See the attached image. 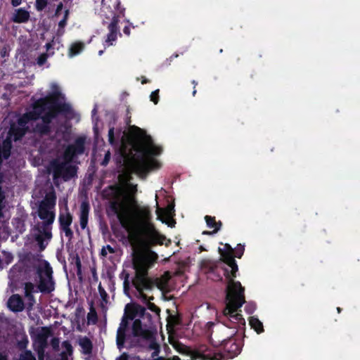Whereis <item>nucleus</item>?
I'll return each instance as SVG.
<instances>
[{
	"instance_id": "42",
	"label": "nucleus",
	"mask_w": 360,
	"mask_h": 360,
	"mask_svg": "<svg viewBox=\"0 0 360 360\" xmlns=\"http://www.w3.org/2000/svg\"><path fill=\"white\" fill-rule=\"evenodd\" d=\"M99 290H100V292H101V296H103V295H106L105 292L104 291V290H103V289H102V288H101V286H99Z\"/></svg>"
},
{
	"instance_id": "50",
	"label": "nucleus",
	"mask_w": 360,
	"mask_h": 360,
	"mask_svg": "<svg viewBox=\"0 0 360 360\" xmlns=\"http://www.w3.org/2000/svg\"><path fill=\"white\" fill-rule=\"evenodd\" d=\"M337 310H338V313H340V311H341V309H340V307H338V308H337Z\"/></svg>"
},
{
	"instance_id": "44",
	"label": "nucleus",
	"mask_w": 360,
	"mask_h": 360,
	"mask_svg": "<svg viewBox=\"0 0 360 360\" xmlns=\"http://www.w3.org/2000/svg\"><path fill=\"white\" fill-rule=\"evenodd\" d=\"M0 360H6V356L0 353Z\"/></svg>"
},
{
	"instance_id": "26",
	"label": "nucleus",
	"mask_w": 360,
	"mask_h": 360,
	"mask_svg": "<svg viewBox=\"0 0 360 360\" xmlns=\"http://www.w3.org/2000/svg\"><path fill=\"white\" fill-rule=\"evenodd\" d=\"M87 320L89 323H96L97 321V314L96 310L91 307L90 311L87 315Z\"/></svg>"
},
{
	"instance_id": "32",
	"label": "nucleus",
	"mask_w": 360,
	"mask_h": 360,
	"mask_svg": "<svg viewBox=\"0 0 360 360\" xmlns=\"http://www.w3.org/2000/svg\"><path fill=\"white\" fill-rule=\"evenodd\" d=\"M159 89L153 91L150 96V99L154 104H157L159 101Z\"/></svg>"
},
{
	"instance_id": "13",
	"label": "nucleus",
	"mask_w": 360,
	"mask_h": 360,
	"mask_svg": "<svg viewBox=\"0 0 360 360\" xmlns=\"http://www.w3.org/2000/svg\"><path fill=\"white\" fill-rule=\"evenodd\" d=\"M65 206V212L60 214L59 221L63 230L65 231L67 236L72 235V231L70 229V226L72 221V217L70 213L68 211V200H64Z\"/></svg>"
},
{
	"instance_id": "12",
	"label": "nucleus",
	"mask_w": 360,
	"mask_h": 360,
	"mask_svg": "<svg viewBox=\"0 0 360 360\" xmlns=\"http://www.w3.org/2000/svg\"><path fill=\"white\" fill-rule=\"evenodd\" d=\"M158 200V195H155V200ZM156 214L158 215V219L161 220L162 222H165L168 224L169 226H174V221L169 218L172 217V214L174 212V206L169 205L167 208V210H164L159 207L158 202L156 201Z\"/></svg>"
},
{
	"instance_id": "45",
	"label": "nucleus",
	"mask_w": 360,
	"mask_h": 360,
	"mask_svg": "<svg viewBox=\"0 0 360 360\" xmlns=\"http://www.w3.org/2000/svg\"><path fill=\"white\" fill-rule=\"evenodd\" d=\"M147 82H148V80L145 77H143V80L141 81V83L142 84H146Z\"/></svg>"
},
{
	"instance_id": "29",
	"label": "nucleus",
	"mask_w": 360,
	"mask_h": 360,
	"mask_svg": "<svg viewBox=\"0 0 360 360\" xmlns=\"http://www.w3.org/2000/svg\"><path fill=\"white\" fill-rule=\"evenodd\" d=\"M49 0H36L35 7L37 11H42L47 5Z\"/></svg>"
},
{
	"instance_id": "28",
	"label": "nucleus",
	"mask_w": 360,
	"mask_h": 360,
	"mask_svg": "<svg viewBox=\"0 0 360 360\" xmlns=\"http://www.w3.org/2000/svg\"><path fill=\"white\" fill-rule=\"evenodd\" d=\"M115 252V250L109 245L103 247L101 251V255L103 257H105L108 253L113 254Z\"/></svg>"
},
{
	"instance_id": "43",
	"label": "nucleus",
	"mask_w": 360,
	"mask_h": 360,
	"mask_svg": "<svg viewBox=\"0 0 360 360\" xmlns=\"http://www.w3.org/2000/svg\"><path fill=\"white\" fill-rule=\"evenodd\" d=\"M46 47L47 51H49L52 47L51 43H47L46 44Z\"/></svg>"
},
{
	"instance_id": "40",
	"label": "nucleus",
	"mask_w": 360,
	"mask_h": 360,
	"mask_svg": "<svg viewBox=\"0 0 360 360\" xmlns=\"http://www.w3.org/2000/svg\"><path fill=\"white\" fill-rule=\"evenodd\" d=\"M11 4L13 6H18L21 4V0H11Z\"/></svg>"
},
{
	"instance_id": "36",
	"label": "nucleus",
	"mask_w": 360,
	"mask_h": 360,
	"mask_svg": "<svg viewBox=\"0 0 360 360\" xmlns=\"http://www.w3.org/2000/svg\"><path fill=\"white\" fill-rule=\"evenodd\" d=\"M256 309V306L254 303H248L245 306V309L248 313L252 314Z\"/></svg>"
},
{
	"instance_id": "37",
	"label": "nucleus",
	"mask_w": 360,
	"mask_h": 360,
	"mask_svg": "<svg viewBox=\"0 0 360 360\" xmlns=\"http://www.w3.org/2000/svg\"><path fill=\"white\" fill-rule=\"evenodd\" d=\"M63 5L62 3H60L58 6H57V8H56V16H59L60 15L61 13H62V10H63Z\"/></svg>"
},
{
	"instance_id": "9",
	"label": "nucleus",
	"mask_w": 360,
	"mask_h": 360,
	"mask_svg": "<svg viewBox=\"0 0 360 360\" xmlns=\"http://www.w3.org/2000/svg\"><path fill=\"white\" fill-rule=\"evenodd\" d=\"M52 269L44 260L39 261L37 266L38 289L42 292H50L54 289Z\"/></svg>"
},
{
	"instance_id": "8",
	"label": "nucleus",
	"mask_w": 360,
	"mask_h": 360,
	"mask_svg": "<svg viewBox=\"0 0 360 360\" xmlns=\"http://www.w3.org/2000/svg\"><path fill=\"white\" fill-rule=\"evenodd\" d=\"M124 8L120 6L119 0H102L101 13L105 19L110 20L108 26V33L104 41L105 47L114 45L120 35V27L117 24L124 15Z\"/></svg>"
},
{
	"instance_id": "33",
	"label": "nucleus",
	"mask_w": 360,
	"mask_h": 360,
	"mask_svg": "<svg viewBox=\"0 0 360 360\" xmlns=\"http://www.w3.org/2000/svg\"><path fill=\"white\" fill-rule=\"evenodd\" d=\"M110 159V152L109 150L105 151L104 159L101 162V165L103 166L107 165L109 162Z\"/></svg>"
},
{
	"instance_id": "2",
	"label": "nucleus",
	"mask_w": 360,
	"mask_h": 360,
	"mask_svg": "<svg viewBox=\"0 0 360 360\" xmlns=\"http://www.w3.org/2000/svg\"><path fill=\"white\" fill-rule=\"evenodd\" d=\"M120 151L128 169L140 176H145L150 171L161 167L160 162L155 158L161 154V146L137 127H130L127 135L124 133Z\"/></svg>"
},
{
	"instance_id": "30",
	"label": "nucleus",
	"mask_w": 360,
	"mask_h": 360,
	"mask_svg": "<svg viewBox=\"0 0 360 360\" xmlns=\"http://www.w3.org/2000/svg\"><path fill=\"white\" fill-rule=\"evenodd\" d=\"M114 136H115L114 128H110L108 131L109 142L112 146H117V143L115 141Z\"/></svg>"
},
{
	"instance_id": "48",
	"label": "nucleus",
	"mask_w": 360,
	"mask_h": 360,
	"mask_svg": "<svg viewBox=\"0 0 360 360\" xmlns=\"http://www.w3.org/2000/svg\"><path fill=\"white\" fill-rule=\"evenodd\" d=\"M236 333L235 330H233L231 334H230L231 336L233 335Z\"/></svg>"
},
{
	"instance_id": "5",
	"label": "nucleus",
	"mask_w": 360,
	"mask_h": 360,
	"mask_svg": "<svg viewBox=\"0 0 360 360\" xmlns=\"http://www.w3.org/2000/svg\"><path fill=\"white\" fill-rule=\"evenodd\" d=\"M157 259L158 255L153 252L136 256L133 261L136 276L132 281L136 290V296L146 302L150 310L156 313L159 312L160 309L150 302V300H153V297L150 295L154 288V284L148 279L147 272Z\"/></svg>"
},
{
	"instance_id": "22",
	"label": "nucleus",
	"mask_w": 360,
	"mask_h": 360,
	"mask_svg": "<svg viewBox=\"0 0 360 360\" xmlns=\"http://www.w3.org/2000/svg\"><path fill=\"white\" fill-rule=\"evenodd\" d=\"M34 285L30 282L26 283L25 285V296L28 298L29 301H30V304H33L34 297L32 295V293L34 291Z\"/></svg>"
},
{
	"instance_id": "46",
	"label": "nucleus",
	"mask_w": 360,
	"mask_h": 360,
	"mask_svg": "<svg viewBox=\"0 0 360 360\" xmlns=\"http://www.w3.org/2000/svg\"><path fill=\"white\" fill-rule=\"evenodd\" d=\"M96 113V108H94V109L92 110V114H93V115H94Z\"/></svg>"
},
{
	"instance_id": "17",
	"label": "nucleus",
	"mask_w": 360,
	"mask_h": 360,
	"mask_svg": "<svg viewBox=\"0 0 360 360\" xmlns=\"http://www.w3.org/2000/svg\"><path fill=\"white\" fill-rule=\"evenodd\" d=\"M84 48V44L81 41L72 43L69 48L68 56L72 58L79 54L83 51Z\"/></svg>"
},
{
	"instance_id": "31",
	"label": "nucleus",
	"mask_w": 360,
	"mask_h": 360,
	"mask_svg": "<svg viewBox=\"0 0 360 360\" xmlns=\"http://www.w3.org/2000/svg\"><path fill=\"white\" fill-rule=\"evenodd\" d=\"M63 19L61 20H60V22L58 23V26L60 28H63L66 25V22H67V19H68V10H65L64 12L63 13Z\"/></svg>"
},
{
	"instance_id": "23",
	"label": "nucleus",
	"mask_w": 360,
	"mask_h": 360,
	"mask_svg": "<svg viewBox=\"0 0 360 360\" xmlns=\"http://www.w3.org/2000/svg\"><path fill=\"white\" fill-rule=\"evenodd\" d=\"M205 219L207 226L210 228L214 229V233L217 232L219 229L221 222L217 223L214 220V218L210 216H206Z\"/></svg>"
},
{
	"instance_id": "21",
	"label": "nucleus",
	"mask_w": 360,
	"mask_h": 360,
	"mask_svg": "<svg viewBox=\"0 0 360 360\" xmlns=\"http://www.w3.org/2000/svg\"><path fill=\"white\" fill-rule=\"evenodd\" d=\"M249 322L251 327L257 333H261L263 332V324L257 317L251 316L250 318Z\"/></svg>"
},
{
	"instance_id": "49",
	"label": "nucleus",
	"mask_w": 360,
	"mask_h": 360,
	"mask_svg": "<svg viewBox=\"0 0 360 360\" xmlns=\"http://www.w3.org/2000/svg\"><path fill=\"white\" fill-rule=\"evenodd\" d=\"M66 136H68V135H67V134H63V137L65 139V141H67L68 140H67V139H66Z\"/></svg>"
},
{
	"instance_id": "53",
	"label": "nucleus",
	"mask_w": 360,
	"mask_h": 360,
	"mask_svg": "<svg viewBox=\"0 0 360 360\" xmlns=\"http://www.w3.org/2000/svg\"><path fill=\"white\" fill-rule=\"evenodd\" d=\"M193 84H194L195 85H196V83L195 82V81H193Z\"/></svg>"
},
{
	"instance_id": "38",
	"label": "nucleus",
	"mask_w": 360,
	"mask_h": 360,
	"mask_svg": "<svg viewBox=\"0 0 360 360\" xmlns=\"http://www.w3.org/2000/svg\"><path fill=\"white\" fill-rule=\"evenodd\" d=\"M51 346L54 349H57L59 347V340L58 338H53L51 340Z\"/></svg>"
},
{
	"instance_id": "15",
	"label": "nucleus",
	"mask_w": 360,
	"mask_h": 360,
	"mask_svg": "<svg viewBox=\"0 0 360 360\" xmlns=\"http://www.w3.org/2000/svg\"><path fill=\"white\" fill-rule=\"evenodd\" d=\"M7 305L13 311H21L24 309V303L18 295H12L8 299Z\"/></svg>"
},
{
	"instance_id": "47",
	"label": "nucleus",
	"mask_w": 360,
	"mask_h": 360,
	"mask_svg": "<svg viewBox=\"0 0 360 360\" xmlns=\"http://www.w3.org/2000/svg\"><path fill=\"white\" fill-rule=\"evenodd\" d=\"M103 50H101V51H99V52H98V55H99V56H101V55L103 54Z\"/></svg>"
},
{
	"instance_id": "4",
	"label": "nucleus",
	"mask_w": 360,
	"mask_h": 360,
	"mask_svg": "<svg viewBox=\"0 0 360 360\" xmlns=\"http://www.w3.org/2000/svg\"><path fill=\"white\" fill-rule=\"evenodd\" d=\"M144 310L141 306L126 307L124 316L117 331V346L121 350L124 344L133 347L139 343L140 339H145L149 341L150 348L153 350L152 355L155 356L159 352V345L153 339L152 333L142 328L141 321L136 319L135 314H142Z\"/></svg>"
},
{
	"instance_id": "19",
	"label": "nucleus",
	"mask_w": 360,
	"mask_h": 360,
	"mask_svg": "<svg viewBox=\"0 0 360 360\" xmlns=\"http://www.w3.org/2000/svg\"><path fill=\"white\" fill-rule=\"evenodd\" d=\"M61 358L62 360H69L68 356L72 354V347L68 341H64L62 343Z\"/></svg>"
},
{
	"instance_id": "10",
	"label": "nucleus",
	"mask_w": 360,
	"mask_h": 360,
	"mask_svg": "<svg viewBox=\"0 0 360 360\" xmlns=\"http://www.w3.org/2000/svg\"><path fill=\"white\" fill-rule=\"evenodd\" d=\"M191 360H225L220 348L202 346L197 351L191 352Z\"/></svg>"
},
{
	"instance_id": "18",
	"label": "nucleus",
	"mask_w": 360,
	"mask_h": 360,
	"mask_svg": "<svg viewBox=\"0 0 360 360\" xmlns=\"http://www.w3.org/2000/svg\"><path fill=\"white\" fill-rule=\"evenodd\" d=\"M170 278V275L168 272L165 273V274L159 278L155 280V282L152 281L149 278L148 279L154 284V286H157L161 290L165 289L167 282Z\"/></svg>"
},
{
	"instance_id": "34",
	"label": "nucleus",
	"mask_w": 360,
	"mask_h": 360,
	"mask_svg": "<svg viewBox=\"0 0 360 360\" xmlns=\"http://www.w3.org/2000/svg\"><path fill=\"white\" fill-rule=\"evenodd\" d=\"M244 252V247L238 245L237 248L235 250V257L238 258H240L243 254Z\"/></svg>"
},
{
	"instance_id": "39",
	"label": "nucleus",
	"mask_w": 360,
	"mask_h": 360,
	"mask_svg": "<svg viewBox=\"0 0 360 360\" xmlns=\"http://www.w3.org/2000/svg\"><path fill=\"white\" fill-rule=\"evenodd\" d=\"M128 288H129V283L127 281V279H125V281H124V290L125 294H127V295L128 293Z\"/></svg>"
},
{
	"instance_id": "41",
	"label": "nucleus",
	"mask_w": 360,
	"mask_h": 360,
	"mask_svg": "<svg viewBox=\"0 0 360 360\" xmlns=\"http://www.w3.org/2000/svg\"><path fill=\"white\" fill-rule=\"evenodd\" d=\"M123 32L125 34L129 36L130 34V28L129 26H125L123 29Z\"/></svg>"
},
{
	"instance_id": "7",
	"label": "nucleus",
	"mask_w": 360,
	"mask_h": 360,
	"mask_svg": "<svg viewBox=\"0 0 360 360\" xmlns=\"http://www.w3.org/2000/svg\"><path fill=\"white\" fill-rule=\"evenodd\" d=\"M85 139L82 137L77 139L73 144L69 145L61 157L58 158L51 163V169L53 178H62L68 181L76 175L77 169L72 165L73 159L84 152Z\"/></svg>"
},
{
	"instance_id": "1",
	"label": "nucleus",
	"mask_w": 360,
	"mask_h": 360,
	"mask_svg": "<svg viewBox=\"0 0 360 360\" xmlns=\"http://www.w3.org/2000/svg\"><path fill=\"white\" fill-rule=\"evenodd\" d=\"M136 190V185L128 182L110 187L107 194L111 195L108 214L117 217L130 237L148 243L162 244L165 237L156 229L149 206L134 205L132 195Z\"/></svg>"
},
{
	"instance_id": "35",
	"label": "nucleus",
	"mask_w": 360,
	"mask_h": 360,
	"mask_svg": "<svg viewBox=\"0 0 360 360\" xmlns=\"http://www.w3.org/2000/svg\"><path fill=\"white\" fill-rule=\"evenodd\" d=\"M47 58H48V55L46 53H43V54L40 55L37 60V64L40 66L43 65L46 63Z\"/></svg>"
},
{
	"instance_id": "3",
	"label": "nucleus",
	"mask_w": 360,
	"mask_h": 360,
	"mask_svg": "<svg viewBox=\"0 0 360 360\" xmlns=\"http://www.w3.org/2000/svg\"><path fill=\"white\" fill-rule=\"evenodd\" d=\"M226 251L219 249L222 260L227 264L225 269V277L228 281L226 295V307L223 310V315L229 319L233 324L244 326L245 320L242 315L238 313L245 303L244 288L239 281L233 279L236 276L238 266L233 258V249L229 244L225 245Z\"/></svg>"
},
{
	"instance_id": "24",
	"label": "nucleus",
	"mask_w": 360,
	"mask_h": 360,
	"mask_svg": "<svg viewBox=\"0 0 360 360\" xmlns=\"http://www.w3.org/2000/svg\"><path fill=\"white\" fill-rule=\"evenodd\" d=\"M12 256L6 252H2L0 255V269L4 267L5 265L8 264L12 260Z\"/></svg>"
},
{
	"instance_id": "51",
	"label": "nucleus",
	"mask_w": 360,
	"mask_h": 360,
	"mask_svg": "<svg viewBox=\"0 0 360 360\" xmlns=\"http://www.w3.org/2000/svg\"><path fill=\"white\" fill-rule=\"evenodd\" d=\"M195 94H196V90H194V91H193V96H195Z\"/></svg>"
},
{
	"instance_id": "6",
	"label": "nucleus",
	"mask_w": 360,
	"mask_h": 360,
	"mask_svg": "<svg viewBox=\"0 0 360 360\" xmlns=\"http://www.w3.org/2000/svg\"><path fill=\"white\" fill-rule=\"evenodd\" d=\"M56 196L55 192L51 191L48 193L45 198L41 202L38 213L39 217L44 220L41 224H39L33 230V236L37 241L41 250H44L51 238V224L55 219L54 207Z\"/></svg>"
},
{
	"instance_id": "20",
	"label": "nucleus",
	"mask_w": 360,
	"mask_h": 360,
	"mask_svg": "<svg viewBox=\"0 0 360 360\" xmlns=\"http://www.w3.org/2000/svg\"><path fill=\"white\" fill-rule=\"evenodd\" d=\"M79 345L82 347V352L88 354H90L92 349V344L89 339L87 338H82L79 340Z\"/></svg>"
},
{
	"instance_id": "52",
	"label": "nucleus",
	"mask_w": 360,
	"mask_h": 360,
	"mask_svg": "<svg viewBox=\"0 0 360 360\" xmlns=\"http://www.w3.org/2000/svg\"><path fill=\"white\" fill-rule=\"evenodd\" d=\"M203 233H210V232L204 231Z\"/></svg>"
},
{
	"instance_id": "14",
	"label": "nucleus",
	"mask_w": 360,
	"mask_h": 360,
	"mask_svg": "<svg viewBox=\"0 0 360 360\" xmlns=\"http://www.w3.org/2000/svg\"><path fill=\"white\" fill-rule=\"evenodd\" d=\"M30 17L29 11L24 8L15 9L12 15L11 20L16 23H24L29 20Z\"/></svg>"
},
{
	"instance_id": "11",
	"label": "nucleus",
	"mask_w": 360,
	"mask_h": 360,
	"mask_svg": "<svg viewBox=\"0 0 360 360\" xmlns=\"http://www.w3.org/2000/svg\"><path fill=\"white\" fill-rule=\"evenodd\" d=\"M221 346L226 352V354H223V356L225 357V360L236 356L240 352V346L236 342H232L231 340H222Z\"/></svg>"
},
{
	"instance_id": "27",
	"label": "nucleus",
	"mask_w": 360,
	"mask_h": 360,
	"mask_svg": "<svg viewBox=\"0 0 360 360\" xmlns=\"http://www.w3.org/2000/svg\"><path fill=\"white\" fill-rule=\"evenodd\" d=\"M19 360H36V358L31 352L25 351L20 354Z\"/></svg>"
},
{
	"instance_id": "16",
	"label": "nucleus",
	"mask_w": 360,
	"mask_h": 360,
	"mask_svg": "<svg viewBox=\"0 0 360 360\" xmlns=\"http://www.w3.org/2000/svg\"><path fill=\"white\" fill-rule=\"evenodd\" d=\"M89 212V206L86 202H82L80 206L79 222L80 226L84 229L88 223V215Z\"/></svg>"
},
{
	"instance_id": "25",
	"label": "nucleus",
	"mask_w": 360,
	"mask_h": 360,
	"mask_svg": "<svg viewBox=\"0 0 360 360\" xmlns=\"http://www.w3.org/2000/svg\"><path fill=\"white\" fill-rule=\"evenodd\" d=\"M46 342L45 338H41L39 340V345L38 347V356L39 360H44V348L46 346Z\"/></svg>"
}]
</instances>
